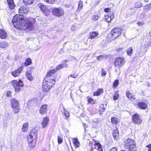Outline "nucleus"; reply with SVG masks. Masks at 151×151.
<instances>
[{"label":"nucleus","mask_w":151,"mask_h":151,"mask_svg":"<svg viewBox=\"0 0 151 151\" xmlns=\"http://www.w3.org/2000/svg\"><path fill=\"white\" fill-rule=\"evenodd\" d=\"M35 19L30 17H24L22 15H15L12 19V22L15 27L22 30L29 29L32 30L34 29L33 22Z\"/></svg>","instance_id":"nucleus-1"},{"label":"nucleus","mask_w":151,"mask_h":151,"mask_svg":"<svg viewBox=\"0 0 151 151\" xmlns=\"http://www.w3.org/2000/svg\"><path fill=\"white\" fill-rule=\"evenodd\" d=\"M55 81L54 79L47 80L44 79L43 81L42 90L43 91L46 92L48 91L55 84Z\"/></svg>","instance_id":"nucleus-2"},{"label":"nucleus","mask_w":151,"mask_h":151,"mask_svg":"<svg viewBox=\"0 0 151 151\" xmlns=\"http://www.w3.org/2000/svg\"><path fill=\"white\" fill-rule=\"evenodd\" d=\"M12 84L15 88V91L17 92H19L23 86V83L21 80H19L18 81L13 80L12 81Z\"/></svg>","instance_id":"nucleus-3"},{"label":"nucleus","mask_w":151,"mask_h":151,"mask_svg":"<svg viewBox=\"0 0 151 151\" xmlns=\"http://www.w3.org/2000/svg\"><path fill=\"white\" fill-rule=\"evenodd\" d=\"M11 107L15 114L18 113L19 111L20 108L18 101L14 99L11 100Z\"/></svg>","instance_id":"nucleus-4"},{"label":"nucleus","mask_w":151,"mask_h":151,"mask_svg":"<svg viewBox=\"0 0 151 151\" xmlns=\"http://www.w3.org/2000/svg\"><path fill=\"white\" fill-rule=\"evenodd\" d=\"M122 31V29L120 27L114 28L111 32V37L113 39H116L120 35Z\"/></svg>","instance_id":"nucleus-5"},{"label":"nucleus","mask_w":151,"mask_h":151,"mask_svg":"<svg viewBox=\"0 0 151 151\" xmlns=\"http://www.w3.org/2000/svg\"><path fill=\"white\" fill-rule=\"evenodd\" d=\"M52 13L55 16L60 17L64 15V10L61 7L54 8L52 9Z\"/></svg>","instance_id":"nucleus-6"},{"label":"nucleus","mask_w":151,"mask_h":151,"mask_svg":"<svg viewBox=\"0 0 151 151\" xmlns=\"http://www.w3.org/2000/svg\"><path fill=\"white\" fill-rule=\"evenodd\" d=\"M36 137H34L33 135H29L27 137V141L29 146L32 148L34 147L36 145Z\"/></svg>","instance_id":"nucleus-7"},{"label":"nucleus","mask_w":151,"mask_h":151,"mask_svg":"<svg viewBox=\"0 0 151 151\" xmlns=\"http://www.w3.org/2000/svg\"><path fill=\"white\" fill-rule=\"evenodd\" d=\"M142 120L140 116L137 114H134L132 117V121L137 124H139L142 122Z\"/></svg>","instance_id":"nucleus-8"},{"label":"nucleus","mask_w":151,"mask_h":151,"mask_svg":"<svg viewBox=\"0 0 151 151\" xmlns=\"http://www.w3.org/2000/svg\"><path fill=\"white\" fill-rule=\"evenodd\" d=\"M56 71V70L54 69L50 70L47 73L46 76L45 78L44 79L49 81L50 80V79H52L51 78L54 75V73Z\"/></svg>","instance_id":"nucleus-9"},{"label":"nucleus","mask_w":151,"mask_h":151,"mask_svg":"<svg viewBox=\"0 0 151 151\" xmlns=\"http://www.w3.org/2000/svg\"><path fill=\"white\" fill-rule=\"evenodd\" d=\"M132 145H135L134 141L130 139H128L124 142V146L126 148H128Z\"/></svg>","instance_id":"nucleus-10"},{"label":"nucleus","mask_w":151,"mask_h":151,"mask_svg":"<svg viewBox=\"0 0 151 151\" xmlns=\"http://www.w3.org/2000/svg\"><path fill=\"white\" fill-rule=\"evenodd\" d=\"M38 6L40 8L41 10L46 16L49 14L50 12V10L47 8L46 6L44 5H42L41 4H39Z\"/></svg>","instance_id":"nucleus-11"},{"label":"nucleus","mask_w":151,"mask_h":151,"mask_svg":"<svg viewBox=\"0 0 151 151\" xmlns=\"http://www.w3.org/2000/svg\"><path fill=\"white\" fill-rule=\"evenodd\" d=\"M124 63V59L123 58H119L116 59L115 65L116 67H119L122 66Z\"/></svg>","instance_id":"nucleus-12"},{"label":"nucleus","mask_w":151,"mask_h":151,"mask_svg":"<svg viewBox=\"0 0 151 151\" xmlns=\"http://www.w3.org/2000/svg\"><path fill=\"white\" fill-rule=\"evenodd\" d=\"M29 10L27 6H22L20 7L19 9V12L20 14L19 15H22L24 14H27Z\"/></svg>","instance_id":"nucleus-13"},{"label":"nucleus","mask_w":151,"mask_h":151,"mask_svg":"<svg viewBox=\"0 0 151 151\" xmlns=\"http://www.w3.org/2000/svg\"><path fill=\"white\" fill-rule=\"evenodd\" d=\"M59 111L67 118L69 117V114L68 111L66 110L62 105H60L59 108Z\"/></svg>","instance_id":"nucleus-14"},{"label":"nucleus","mask_w":151,"mask_h":151,"mask_svg":"<svg viewBox=\"0 0 151 151\" xmlns=\"http://www.w3.org/2000/svg\"><path fill=\"white\" fill-rule=\"evenodd\" d=\"M23 68V67H21L16 70L12 72V76L14 77L18 76L22 71Z\"/></svg>","instance_id":"nucleus-15"},{"label":"nucleus","mask_w":151,"mask_h":151,"mask_svg":"<svg viewBox=\"0 0 151 151\" xmlns=\"http://www.w3.org/2000/svg\"><path fill=\"white\" fill-rule=\"evenodd\" d=\"M49 122V119L47 117L44 118L42 123V128H44L47 127Z\"/></svg>","instance_id":"nucleus-16"},{"label":"nucleus","mask_w":151,"mask_h":151,"mask_svg":"<svg viewBox=\"0 0 151 151\" xmlns=\"http://www.w3.org/2000/svg\"><path fill=\"white\" fill-rule=\"evenodd\" d=\"M114 15L112 13H110L109 15H105V19L106 21L108 22H110L114 18Z\"/></svg>","instance_id":"nucleus-17"},{"label":"nucleus","mask_w":151,"mask_h":151,"mask_svg":"<svg viewBox=\"0 0 151 151\" xmlns=\"http://www.w3.org/2000/svg\"><path fill=\"white\" fill-rule=\"evenodd\" d=\"M98 35V33L97 32H91L89 34L88 38L90 39H92L97 37Z\"/></svg>","instance_id":"nucleus-18"},{"label":"nucleus","mask_w":151,"mask_h":151,"mask_svg":"<svg viewBox=\"0 0 151 151\" xmlns=\"http://www.w3.org/2000/svg\"><path fill=\"white\" fill-rule=\"evenodd\" d=\"M47 111V105H44L42 106L40 110V113L42 114H43L46 113Z\"/></svg>","instance_id":"nucleus-19"},{"label":"nucleus","mask_w":151,"mask_h":151,"mask_svg":"<svg viewBox=\"0 0 151 151\" xmlns=\"http://www.w3.org/2000/svg\"><path fill=\"white\" fill-rule=\"evenodd\" d=\"M138 106L140 108L142 109H145L147 107V104L144 102H139L138 104Z\"/></svg>","instance_id":"nucleus-20"},{"label":"nucleus","mask_w":151,"mask_h":151,"mask_svg":"<svg viewBox=\"0 0 151 151\" xmlns=\"http://www.w3.org/2000/svg\"><path fill=\"white\" fill-rule=\"evenodd\" d=\"M6 37V33L3 30H0V37L2 39H5Z\"/></svg>","instance_id":"nucleus-21"},{"label":"nucleus","mask_w":151,"mask_h":151,"mask_svg":"<svg viewBox=\"0 0 151 151\" xmlns=\"http://www.w3.org/2000/svg\"><path fill=\"white\" fill-rule=\"evenodd\" d=\"M9 8L11 9H13L14 7V4L13 0H7Z\"/></svg>","instance_id":"nucleus-22"},{"label":"nucleus","mask_w":151,"mask_h":151,"mask_svg":"<svg viewBox=\"0 0 151 151\" xmlns=\"http://www.w3.org/2000/svg\"><path fill=\"white\" fill-rule=\"evenodd\" d=\"M126 95L128 98L131 100H134L135 99L134 96L130 93L129 91H128L127 92Z\"/></svg>","instance_id":"nucleus-23"},{"label":"nucleus","mask_w":151,"mask_h":151,"mask_svg":"<svg viewBox=\"0 0 151 151\" xmlns=\"http://www.w3.org/2000/svg\"><path fill=\"white\" fill-rule=\"evenodd\" d=\"M119 135V131L117 129H114L113 131V135L114 139H116Z\"/></svg>","instance_id":"nucleus-24"},{"label":"nucleus","mask_w":151,"mask_h":151,"mask_svg":"<svg viewBox=\"0 0 151 151\" xmlns=\"http://www.w3.org/2000/svg\"><path fill=\"white\" fill-rule=\"evenodd\" d=\"M103 92V89L100 88L94 93L93 95L94 96H99Z\"/></svg>","instance_id":"nucleus-25"},{"label":"nucleus","mask_w":151,"mask_h":151,"mask_svg":"<svg viewBox=\"0 0 151 151\" xmlns=\"http://www.w3.org/2000/svg\"><path fill=\"white\" fill-rule=\"evenodd\" d=\"M95 148L97 149L98 151H102V148L101 145L99 143L95 144Z\"/></svg>","instance_id":"nucleus-26"},{"label":"nucleus","mask_w":151,"mask_h":151,"mask_svg":"<svg viewBox=\"0 0 151 151\" xmlns=\"http://www.w3.org/2000/svg\"><path fill=\"white\" fill-rule=\"evenodd\" d=\"M8 45V43L6 42H0V47L2 48H6Z\"/></svg>","instance_id":"nucleus-27"},{"label":"nucleus","mask_w":151,"mask_h":151,"mask_svg":"<svg viewBox=\"0 0 151 151\" xmlns=\"http://www.w3.org/2000/svg\"><path fill=\"white\" fill-rule=\"evenodd\" d=\"M34 0H23L24 3L27 5H30L33 3Z\"/></svg>","instance_id":"nucleus-28"},{"label":"nucleus","mask_w":151,"mask_h":151,"mask_svg":"<svg viewBox=\"0 0 151 151\" xmlns=\"http://www.w3.org/2000/svg\"><path fill=\"white\" fill-rule=\"evenodd\" d=\"M37 132L35 129L33 128L32 129L31 131H30V134L29 135H33L34 137H36Z\"/></svg>","instance_id":"nucleus-29"},{"label":"nucleus","mask_w":151,"mask_h":151,"mask_svg":"<svg viewBox=\"0 0 151 151\" xmlns=\"http://www.w3.org/2000/svg\"><path fill=\"white\" fill-rule=\"evenodd\" d=\"M74 144L76 147H79V142L77 139H75L73 141Z\"/></svg>","instance_id":"nucleus-30"},{"label":"nucleus","mask_w":151,"mask_h":151,"mask_svg":"<svg viewBox=\"0 0 151 151\" xmlns=\"http://www.w3.org/2000/svg\"><path fill=\"white\" fill-rule=\"evenodd\" d=\"M32 63L31 60L30 58H28L24 63L25 65L27 66L31 64Z\"/></svg>","instance_id":"nucleus-31"},{"label":"nucleus","mask_w":151,"mask_h":151,"mask_svg":"<svg viewBox=\"0 0 151 151\" xmlns=\"http://www.w3.org/2000/svg\"><path fill=\"white\" fill-rule=\"evenodd\" d=\"M133 49L132 47H129L127 50V53L128 55H131L132 53Z\"/></svg>","instance_id":"nucleus-32"},{"label":"nucleus","mask_w":151,"mask_h":151,"mask_svg":"<svg viewBox=\"0 0 151 151\" xmlns=\"http://www.w3.org/2000/svg\"><path fill=\"white\" fill-rule=\"evenodd\" d=\"M28 124L25 123L23 125L22 128V131L25 132L28 129Z\"/></svg>","instance_id":"nucleus-33"},{"label":"nucleus","mask_w":151,"mask_h":151,"mask_svg":"<svg viewBox=\"0 0 151 151\" xmlns=\"http://www.w3.org/2000/svg\"><path fill=\"white\" fill-rule=\"evenodd\" d=\"M111 122L113 124H116L118 123V120L117 118L113 117L111 119Z\"/></svg>","instance_id":"nucleus-34"},{"label":"nucleus","mask_w":151,"mask_h":151,"mask_svg":"<svg viewBox=\"0 0 151 151\" xmlns=\"http://www.w3.org/2000/svg\"><path fill=\"white\" fill-rule=\"evenodd\" d=\"M151 8V3L148 4L146 5L145 6V8L144 9V10L146 12H147L149 10H150V8Z\"/></svg>","instance_id":"nucleus-35"},{"label":"nucleus","mask_w":151,"mask_h":151,"mask_svg":"<svg viewBox=\"0 0 151 151\" xmlns=\"http://www.w3.org/2000/svg\"><path fill=\"white\" fill-rule=\"evenodd\" d=\"M107 57L106 55H101L97 57V59L98 60H100Z\"/></svg>","instance_id":"nucleus-36"},{"label":"nucleus","mask_w":151,"mask_h":151,"mask_svg":"<svg viewBox=\"0 0 151 151\" xmlns=\"http://www.w3.org/2000/svg\"><path fill=\"white\" fill-rule=\"evenodd\" d=\"M101 126V124L100 123H94L92 124V127L93 128H97L98 127H100Z\"/></svg>","instance_id":"nucleus-37"},{"label":"nucleus","mask_w":151,"mask_h":151,"mask_svg":"<svg viewBox=\"0 0 151 151\" xmlns=\"http://www.w3.org/2000/svg\"><path fill=\"white\" fill-rule=\"evenodd\" d=\"M83 6V3L82 1H79L78 9L79 11L82 9Z\"/></svg>","instance_id":"nucleus-38"},{"label":"nucleus","mask_w":151,"mask_h":151,"mask_svg":"<svg viewBox=\"0 0 151 151\" xmlns=\"http://www.w3.org/2000/svg\"><path fill=\"white\" fill-rule=\"evenodd\" d=\"M65 67V65L63 64H60L58 65L56 67V70H58L60 69L64 68Z\"/></svg>","instance_id":"nucleus-39"},{"label":"nucleus","mask_w":151,"mask_h":151,"mask_svg":"<svg viewBox=\"0 0 151 151\" xmlns=\"http://www.w3.org/2000/svg\"><path fill=\"white\" fill-rule=\"evenodd\" d=\"M26 76L27 78L30 81L32 80V77L31 76V75L30 73H26Z\"/></svg>","instance_id":"nucleus-40"},{"label":"nucleus","mask_w":151,"mask_h":151,"mask_svg":"<svg viewBox=\"0 0 151 151\" xmlns=\"http://www.w3.org/2000/svg\"><path fill=\"white\" fill-rule=\"evenodd\" d=\"M137 148L135 145H132L129 148V151H136Z\"/></svg>","instance_id":"nucleus-41"},{"label":"nucleus","mask_w":151,"mask_h":151,"mask_svg":"<svg viewBox=\"0 0 151 151\" xmlns=\"http://www.w3.org/2000/svg\"><path fill=\"white\" fill-rule=\"evenodd\" d=\"M119 83V81L118 80H115L113 83V87L116 88L118 86Z\"/></svg>","instance_id":"nucleus-42"},{"label":"nucleus","mask_w":151,"mask_h":151,"mask_svg":"<svg viewBox=\"0 0 151 151\" xmlns=\"http://www.w3.org/2000/svg\"><path fill=\"white\" fill-rule=\"evenodd\" d=\"M119 94H118V93L116 92L114 95L113 96V99L114 100H117L119 97Z\"/></svg>","instance_id":"nucleus-43"},{"label":"nucleus","mask_w":151,"mask_h":151,"mask_svg":"<svg viewBox=\"0 0 151 151\" xmlns=\"http://www.w3.org/2000/svg\"><path fill=\"white\" fill-rule=\"evenodd\" d=\"M99 18V17L97 15H94L92 17V19L93 21H96Z\"/></svg>","instance_id":"nucleus-44"},{"label":"nucleus","mask_w":151,"mask_h":151,"mask_svg":"<svg viewBox=\"0 0 151 151\" xmlns=\"http://www.w3.org/2000/svg\"><path fill=\"white\" fill-rule=\"evenodd\" d=\"M142 4L140 3H137L135 4V6L136 8H139L142 6Z\"/></svg>","instance_id":"nucleus-45"},{"label":"nucleus","mask_w":151,"mask_h":151,"mask_svg":"<svg viewBox=\"0 0 151 151\" xmlns=\"http://www.w3.org/2000/svg\"><path fill=\"white\" fill-rule=\"evenodd\" d=\"M105 109V108L104 107V105L103 104L101 105L100 106L99 111L103 112Z\"/></svg>","instance_id":"nucleus-46"},{"label":"nucleus","mask_w":151,"mask_h":151,"mask_svg":"<svg viewBox=\"0 0 151 151\" xmlns=\"http://www.w3.org/2000/svg\"><path fill=\"white\" fill-rule=\"evenodd\" d=\"M47 3L49 4H53L55 1V0H45Z\"/></svg>","instance_id":"nucleus-47"},{"label":"nucleus","mask_w":151,"mask_h":151,"mask_svg":"<svg viewBox=\"0 0 151 151\" xmlns=\"http://www.w3.org/2000/svg\"><path fill=\"white\" fill-rule=\"evenodd\" d=\"M106 74V72L103 68L101 72V75L102 76H105Z\"/></svg>","instance_id":"nucleus-48"},{"label":"nucleus","mask_w":151,"mask_h":151,"mask_svg":"<svg viewBox=\"0 0 151 151\" xmlns=\"http://www.w3.org/2000/svg\"><path fill=\"white\" fill-rule=\"evenodd\" d=\"M70 76L71 77H73L74 78H76L78 76V75L77 74L74 73L72 75H70Z\"/></svg>","instance_id":"nucleus-49"},{"label":"nucleus","mask_w":151,"mask_h":151,"mask_svg":"<svg viewBox=\"0 0 151 151\" xmlns=\"http://www.w3.org/2000/svg\"><path fill=\"white\" fill-rule=\"evenodd\" d=\"M58 141L59 144L61 143L63 141L62 138L59 136L58 137Z\"/></svg>","instance_id":"nucleus-50"},{"label":"nucleus","mask_w":151,"mask_h":151,"mask_svg":"<svg viewBox=\"0 0 151 151\" xmlns=\"http://www.w3.org/2000/svg\"><path fill=\"white\" fill-rule=\"evenodd\" d=\"M87 99L89 103H91L93 101V100L91 97H88Z\"/></svg>","instance_id":"nucleus-51"},{"label":"nucleus","mask_w":151,"mask_h":151,"mask_svg":"<svg viewBox=\"0 0 151 151\" xmlns=\"http://www.w3.org/2000/svg\"><path fill=\"white\" fill-rule=\"evenodd\" d=\"M146 147L148 148V151H151V144H149L146 146Z\"/></svg>","instance_id":"nucleus-52"},{"label":"nucleus","mask_w":151,"mask_h":151,"mask_svg":"<svg viewBox=\"0 0 151 151\" xmlns=\"http://www.w3.org/2000/svg\"><path fill=\"white\" fill-rule=\"evenodd\" d=\"M144 24L143 22H138L137 23V24L139 26H141L143 25Z\"/></svg>","instance_id":"nucleus-53"},{"label":"nucleus","mask_w":151,"mask_h":151,"mask_svg":"<svg viewBox=\"0 0 151 151\" xmlns=\"http://www.w3.org/2000/svg\"><path fill=\"white\" fill-rule=\"evenodd\" d=\"M93 122L94 123H97L98 122V120L97 119H95L93 120Z\"/></svg>","instance_id":"nucleus-54"},{"label":"nucleus","mask_w":151,"mask_h":151,"mask_svg":"<svg viewBox=\"0 0 151 151\" xmlns=\"http://www.w3.org/2000/svg\"><path fill=\"white\" fill-rule=\"evenodd\" d=\"M117 149L116 147H113L111 149L110 151H117Z\"/></svg>","instance_id":"nucleus-55"},{"label":"nucleus","mask_w":151,"mask_h":151,"mask_svg":"<svg viewBox=\"0 0 151 151\" xmlns=\"http://www.w3.org/2000/svg\"><path fill=\"white\" fill-rule=\"evenodd\" d=\"M104 10L105 12H109L110 11V9L108 8H107L104 9Z\"/></svg>","instance_id":"nucleus-56"},{"label":"nucleus","mask_w":151,"mask_h":151,"mask_svg":"<svg viewBox=\"0 0 151 151\" xmlns=\"http://www.w3.org/2000/svg\"><path fill=\"white\" fill-rule=\"evenodd\" d=\"M11 92L10 91H8L7 92L6 94L8 96H11Z\"/></svg>","instance_id":"nucleus-57"},{"label":"nucleus","mask_w":151,"mask_h":151,"mask_svg":"<svg viewBox=\"0 0 151 151\" xmlns=\"http://www.w3.org/2000/svg\"><path fill=\"white\" fill-rule=\"evenodd\" d=\"M83 126L85 129L87 127V126L86 124H83Z\"/></svg>","instance_id":"nucleus-58"},{"label":"nucleus","mask_w":151,"mask_h":151,"mask_svg":"<svg viewBox=\"0 0 151 151\" xmlns=\"http://www.w3.org/2000/svg\"><path fill=\"white\" fill-rule=\"evenodd\" d=\"M71 29H72V31H74V30H75V26H73L72 27Z\"/></svg>","instance_id":"nucleus-59"},{"label":"nucleus","mask_w":151,"mask_h":151,"mask_svg":"<svg viewBox=\"0 0 151 151\" xmlns=\"http://www.w3.org/2000/svg\"><path fill=\"white\" fill-rule=\"evenodd\" d=\"M34 69V67L33 66H31L30 67V70H32Z\"/></svg>","instance_id":"nucleus-60"},{"label":"nucleus","mask_w":151,"mask_h":151,"mask_svg":"<svg viewBox=\"0 0 151 151\" xmlns=\"http://www.w3.org/2000/svg\"><path fill=\"white\" fill-rule=\"evenodd\" d=\"M42 151H47L46 149L44 148L42 150Z\"/></svg>","instance_id":"nucleus-61"},{"label":"nucleus","mask_w":151,"mask_h":151,"mask_svg":"<svg viewBox=\"0 0 151 151\" xmlns=\"http://www.w3.org/2000/svg\"><path fill=\"white\" fill-rule=\"evenodd\" d=\"M40 49V47H39V48H38V49H36L35 50L36 51H37V50H39Z\"/></svg>","instance_id":"nucleus-62"},{"label":"nucleus","mask_w":151,"mask_h":151,"mask_svg":"<svg viewBox=\"0 0 151 151\" xmlns=\"http://www.w3.org/2000/svg\"><path fill=\"white\" fill-rule=\"evenodd\" d=\"M5 116H6V115H8H8H9V114H5Z\"/></svg>","instance_id":"nucleus-63"},{"label":"nucleus","mask_w":151,"mask_h":151,"mask_svg":"<svg viewBox=\"0 0 151 151\" xmlns=\"http://www.w3.org/2000/svg\"><path fill=\"white\" fill-rule=\"evenodd\" d=\"M150 34L151 35V31L150 32Z\"/></svg>","instance_id":"nucleus-64"}]
</instances>
